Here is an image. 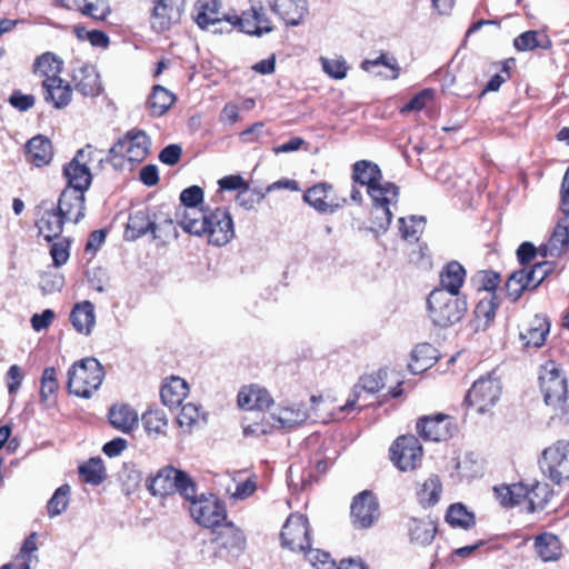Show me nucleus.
Returning <instances> with one entry per match:
<instances>
[{
    "label": "nucleus",
    "instance_id": "nucleus-14",
    "mask_svg": "<svg viewBox=\"0 0 569 569\" xmlns=\"http://www.w3.org/2000/svg\"><path fill=\"white\" fill-rule=\"evenodd\" d=\"M350 509L351 521L359 529L372 527L380 517L379 502L369 490L358 493L353 498Z\"/></svg>",
    "mask_w": 569,
    "mask_h": 569
},
{
    "label": "nucleus",
    "instance_id": "nucleus-60",
    "mask_svg": "<svg viewBox=\"0 0 569 569\" xmlns=\"http://www.w3.org/2000/svg\"><path fill=\"white\" fill-rule=\"evenodd\" d=\"M58 389V380L56 369L53 367L46 368L41 378L40 397L43 401L48 400Z\"/></svg>",
    "mask_w": 569,
    "mask_h": 569
},
{
    "label": "nucleus",
    "instance_id": "nucleus-17",
    "mask_svg": "<svg viewBox=\"0 0 569 569\" xmlns=\"http://www.w3.org/2000/svg\"><path fill=\"white\" fill-rule=\"evenodd\" d=\"M71 81L74 89L83 97H98L102 91V83L97 69L91 64L82 63L72 69Z\"/></svg>",
    "mask_w": 569,
    "mask_h": 569
},
{
    "label": "nucleus",
    "instance_id": "nucleus-15",
    "mask_svg": "<svg viewBox=\"0 0 569 569\" xmlns=\"http://www.w3.org/2000/svg\"><path fill=\"white\" fill-rule=\"evenodd\" d=\"M250 1L252 6L249 11H244L240 17L232 16V18H227V21L234 27H239L242 32L248 34L262 36L271 32L273 28L263 7L259 1Z\"/></svg>",
    "mask_w": 569,
    "mask_h": 569
},
{
    "label": "nucleus",
    "instance_id": "nucleus-35",
    "mask_svg": "<svg viewBox=\"0 0 569 569\" xmlns=\"http://www.w3.org/2000/svg\"><path fill=\"white\" fill-rule=\"evenodd\" d=\"M535 549L539 558L545 561H557L561 556V542L550 532H543L536 537Z\"/></svg>",
    "mask_w": 569,
    "mask_h": 569
},
{
    "label": "nucleus",
    "instance_id": "nucleus-57",
    "mask_svg": "<svg viewBox=\"0 0 569 569\" xmlns=\"http://www.w3.org/2000/svg\"><path fill=\"white\" fill-rule=\"evenodd\" d=\"M456 469L466 478H475L482 472L481 463L472 452L467 453L462 460H458Z\"/></svg>",
    "mask_w": 569,
    "mask_h": 569
},
{
    "label": "nucleus",
    "instance_id": "nucleus-18",
    "mask_svg": "<svg viewBox=\"0 0 569 569\" xmlns=\"http://www.w3.org/2000/svg\"><path fill=\"white\" fill-rule=\"evenodd\" d=\"M57 209L66 222H80L84 218V192L66 188L59 197Z\"/></svg>",
    "mask_w": 569,
    "mask_h": 569
},
{
    "label": "nucleus",
    "instance_id": "nucleus-64",
    "mask_svg": "<svg viewBox=\"0 0 569 569\" xmlns=\"http://www.w3.org/2000/svg\"><path fill=\"white\" fill-rule=\"evenodd\" d=\"M321 63L323 71L333 79H342L347 74L345 61L321 58Z\"/></svg>",
    "mask_w": 569,
    "mask_h": 569
},
{
    "label": "nucleus",
    "instance_id": "nucleus-1",
    "mask_svg": "<svg viewBox=\"0 0 569 569\" xmlns=\"http://www.w3.org/2000/svg\"><path fill=\"white\" fill-rule=\"evenodd\" d=\"M184 232L198 237L207 236L209 243L222 247L234 237L233 222L230 212L224 208L208 210L198 220L184 221Z\"/></svg>",
    "mask_w": 569,
    "mask_h": 569
},
{
    "label": "nucleus",
    "instance_id": "nucleus-11",
    "mask_svg": "<svg viewBox=\"0 0 569 569\" xmlns=\"http://www.w3.org/2000/svg\"><path fill=\"white\" fill-rule=\"evenodd\" d=\"M423 455L419 439L412 435L400 436L390 447L392 462L401 471L413 470Z\"/></svg>",
    "mask_w": 569,
    "mask_h": 569
},
{
    "label": "nucleus",
    "instance_id": "nucleus-19",
    "mask_svg": "<svg viewBox=\"0 0 569 569\" xmlns=\"http://www.w3.org/2000/svg\"><path fill=\"white\" fill-rule=\"evenodd\" d=\"M417 430L425 440L430 441H443L452 436L450 419L442 413L420 418L417 422Z\"/></svg>",
    "mask_w": 569,
    "mask_h": 569
},
{
    "label": "nucleus",
    "instance_id": "nucleus-6",
    "mask_svg": "<svg viewBox=\"0 0 569 569\" xmlns=\"http://www.w3.org/2000/svg\"><path fill=\"white\" fill-rule=\"evenodd\" d=\"M553 268V262L542 261L529 270L522 268L513 271L506 282L508 297L516 302L525 291L535 290L552 272Z\"/></svg>",
    "mask_w": 569,
    "mask_h": 569
},
{
    "label": "nucleus",
    "instance_id": "nucleus-56",
    "mask_svg": "<svg viewBox=\"0 0 569 569\" xmlns=\"http://www.w3.org/2000/svg\"><path fill=\"white\" fill-rule=\"evenodd\" d=\"M201 419H204L201 408L189 402L182 406L177 420L181 428L191 430Z\"/></svg>",
    "mask_w": 569,
    "mask_h": 569
},
{
    "label": "nucleus",
    "instance_id": "nucleus-13",
    "mask_svg": "<svg viewBox=\"0 0 569 569\" xmlns=\"http://www.w3.org/2000/svg\"><path fill=\"white\" fill-rule=\"evenodd\" d=\"M189 510L194 521L206 528L220 526L227 517L224 506L212 495L196 498L190 503Z\"/></svg>",
    "mask_w": 569,
    "mask_h": 569
},
{
    "label": "nucleus",
    "instance_id": "nucleus-20",
    "mask_svg": "<svg viewBox=\"0 0 569 569\" xmlns=\"http://www.w3.org/2000/svg\"><path fill=\"white\" fill-rule=\"evenodd\" d=\"M272 11L288 26H299L308 12L307 0H273Z\"/></svg>",
    "mask_w": 569,
    "mask_h": 569
},
{
    "label": "nucleus",
    "instance_id": "nucleus-28",
    "mask_svg": "<svg viewBox=\"0 0 569 569\" xmlns=\"http://www.w3.org/2000/svg\"><path fill=\"white\" fill-rule=\"evenodd\" d=\"M109 421L117 430L129 433L138 427V412L128 405H114L109 410Z\"/></svg>",
    "mask_w": 569,
    "mask_h": 569
},
{
    "label": "nucleus",
    "instance_id": "nucleus-62",
    "mask_svg": "<svg viewBox=\"0 0 569 569\" xmlns=\"http://www.w3.org/2000/svg\"><path fill=\"white\" fill-rule=\"evenodd\" d=\"M69 247H70V242H69V240H67L64 238L58 242H54L51 246L50 254L52 257V260H53V263L56 267H61L64 263H67L69 256H70Z\"/></svg>",
    "mask_w": 569,
    "mask_h": 569
},
{
    "label": "nucleus",
    "instance_id": "nucleus-52",
    "mask_svg": "<svg viewBox=\"0 0 569 569\" xmlns=\"http://www.w3.org/2000/svg\"><path fill=\"white\" fill-rule=\"evenodd\" d=\"M446 519L452 527L469 529L475 525V516L469 512L461 503L451 505L448 509Z\"/></svg>",
    "mask_w": 569,
    "mask_h": 569
},
{
    "label": "nucleus",
    "instance_id": "nucleus-22",
    "mask_svg": "<svg viewBox=\"0 0 569 569\" xmlns=\"http://www.w3.org/2000/svg\"><path fill=\"white\" fill-rule=\"evenodd\" d=\"M44 100L57 109L67 107L71 101L72 89L60 77H50L42 82Z\"/></svg>",
    "mask_w": 569,
    "mask_h": 569
},
{
    "label": "nucleus",
    "instance_id": "nucleus-32",
    "mask_svg": "<svg viewBox=\"0 0 569 569\" xmlns=\"http://www.w3.org/2000/svg\"><path fill=\"white\" fill-rule=\"evenodd\" d=\"M70 320L79 333L89 335L96 323L93 305L90 301L77 303L70 313Z\"/></svg>",
    "mask_w": 569,
    "mask_h": 569
},
{
    "label": "nucleus",
    "instance_id": "nucleus-2",
    "mask_svg": "<svg viewBox=\"0 0 569 569\" xmlns=\"http://www.w3.org/2000/svg\"><path fill=\"white\" fill-rule=\"evenodd\" d=\"M427 312L433 326L448 328L465 317L467 301L462 296L450 295L443 289H433L427 298Z\"/></svg>",
    "mask_w": 569,
    "mask_h": 569
},
{
    "label": "nucleus",
    "instance_id": "nucleus-39",
    "mask_svg": "<svg viewBox=\"0 0 569 569\" xmlns=\"http://www.w3.org/2000/svg\"><path fill=\"white\" fill-rule=\"evenodd\" d=\"M221 543L232 557H238L246 548V537L243 532L232 523H227L220 531Z\"/></svg>",
    "mask_w": 569,
    "mask_h": 569
},
{
    "label": "nucleus",
    "instance_id": "nucleus-10",
    "mask_svg": "<svg viewBox=\"0 0 569 569\" xmlns=\"http://www.w3.org/2000/svg\"><path fill=\"white\" fill-rule=\"evenodd\" d=\"M150 140L144 131L132 130L119 139L109 150L111 160L126 158L130 162H141L148 154Z\"/></svg>",
    "mask_w": 569,
    "mask_h": 569
},
{
    "label": "nucleus",
    "instance_id": "nucleus-61",
    "mask_svg": "<svg viewBox=\"0 0 569 569\" xmlns=\"http://www.w3.org/2000/svg\"><path fill=\"white\" fill-rule=\"evenodd\" d=\"M472 280L479 290L492 291L498 287L500 276L493 271H479Z\"/></svg>",
    "mask_w": 569,
    "mask_h": 569
},
{
    "label": "nucleus",
    "instance_id": "nucleus-31",
    "mask_svg": "<svg viewBox=\"0 0 569 569\" xmlns=\"http://www.w3.org/2000/svg\"><path fill=\"white\" fill-rule=\"evenodd\" d=\"M438 350L430 343H419L412 350L411 361L408 365L413 375L421 373L438 361Z\"/></svg>",
    "mask_w": 569,
    "mask_h": 569
},
{
    "label": "nucleus",
    "instance_id": "nucleus-44",
    "mask_svg": "<svg viewBox=\"0 0 569 569\" xmlns=\"http://www.w3.org/2000/svg\"><path fill=\"white\" fill-rule=\"evenodd\" d=\"M272 419L277 420L281 428H293L301 425L309 418V412L302 406L283 407L278 413H273Z\"/></svg>",
    "mask_w": 569,
    "mask_h": 569
},
{
    "label": "nucleus",
    "instance_id": "nucleus-3",
    "mask_svg": "<svg viewBox=\"0 0 569 569\" xmlns=\"http://www.w3.org/2000/svg\"><path fill=\"white\" fill-rule=\"evenodd\" d=\"M104 379L102 365L93 357L74 362L68 370V389L81 398H90Z\"/></svg>",
    "mask_w": 569,
    "mask_h": 569
},
{
    "label": "nucleus",
    "instance_id": "nucleus-42",
    "mask_svg": "<svg viewBox=\"0 0 569 569\" xmlns=\"http://www.w3.org/2000/svg\"><path fill=\"white\" fill-rule=\"evenodd\" d=\"M496 499L505 508H512L522 503V496L526 492V485L519 482L513 485H501L493 488Z\"/></svg>",
    "mask_w": 569,
    "mask_h": 569
},
{
    "label": "nucleus",
    "instance_id": "nucleus-55",
    "mask_svg": "<svg viewBox=\"0 0 569 569\" xmlns=\"http://www.w3.org/2000/svg\"><path fill=\"white\" fill-rule=\"evenodd\" d=\"M69 495L70 487L68 485H62L54 491L47 505L48 515L51 518L61 515L67 509L69 505Z\"/></svg>",
    "mask_w": 569,
    "mask_h": 569
},
{
    "label": "nucleus",
    "instance_id": "nucleus-12",
    "mask_svg": "<svg viewBox=\"0 0 569 569\" xmlns=\"http://www.w3.org/2000/svg\"><path fill=\"white\" fill-rule=\"evenodd\" d=\"M186 8V0H154L150 13V27L162 33L178 24Z\"/></svg>",
    "mask_w": 569,
    "mask_h": 569
},
{
    "label": "nucleus",
    "instance_id": "nucleus-40",
    "mask_svg": "<svg viewBox=\"0 0 569 569\" xmlns=\"http://www.w3.org/2000/svg\"><path fill=\"white\" fill-rule=\"evenodd\" d=\"M569 216H563L555 227V230L549 239V249H551V257H560L569 249Z\"/></svg>",
    "mask_w": 569,
    "mask_h": 569
},
{
    "label": "nucleus",
    "instance_id": "nucleus-59",
    "mask_svg": "<svg viewBox=\"0 0 569 569\" xmlns=\"http://www.w3.org/2000/svg\"><path fill=\"white\" fill-rule=\"evenodd\" d=\"M372 227L371 229L378 233L386 232L392 220V212L390 207H381L379 211H376V207H372Z\"/></svg>",
    "mask_w": 569,
    "mask_h": 569
},
{
    "label": "nucleus",
    "instance_id": "nucleus-45",
    "mask_svg": "<svg viewBox=\"0 0 569 569\" xmlns=\"http://www.w3.org/2000/svg\"><path fill=\"white\" fill-rule=\"evenodd\" d=\"M549 333V323L546 318L536 317L535 325L520 332V339L526 347L539 348L545 343Z\"/></svg>",
    "mask_w": 569,
    "mask_h": 569
},
{
    "label": "nucleus",
    "instance_id": "nucleus-30",
    "mask_svg": "<svg viewBox=\"0 0 569 569\" xmlns=\"http://www.w3.org/2000/svg\"><path fill=\"white\" fill-rule=\"evenodd\" d=\"M466 277L465 268L458 261L448 262L440 272V287L450 295L460 296Z\"/></svg>",
    "mask_w": 569,
    "mask_h": 569
},
{
    "label": "nucleus",
    "instance_id": "nucleus-23",
    "mask_svg": "<svg viewBox=\"0 0 569 569\" xmlns=\"http://www.w3.org/2000/svg\"><path fill=\"white\" fill-rule=\"evenodd\" d=\"M27 161L36 167L50 163L53 157L51 141L43 136H36L26 144Z\"/></svg>",
    "mask_w": 569,
    "mask_h": 569
},
{
    "label": "nucleus",
    "instance_id": "nucleus-21",
    "mask_svg": "<svg viewBox=\"0 0 569 569\" xmlns=\"http://www.w3.org/2000/svg\"><path fill=\"white\" fill-rule=\"evenodd\" d=\"M331 191V184L326 182L318 183L306 191L303 199L319 212L333 213L340 208V203L335 202L333 198L330 197Z\"/></svg>",
    "mask_w": 569,
    "mask_h": 569
},
{
    "label": "nucleus",
    "instance_id": "nucleus-24",
    "mask_svg": "<svg viewBox=\"0 0 569 569\" xmlns=\"http://www.w3.org/2000/svg\"><path fill=\"white\" fill-rule=\"evenodd\" d=\"M194 10V21L201 29H207L222 20L227 21V18H231L230 16H221L218 0H198Z\"/></svg>",
    "mask_w": 569,
    "mask_h": 569
},
{
    "label": "nucleus",
    "instance_id": "nucleus-8",
    "mask_svg": "<svg viewBox=\"0 0 569 569\" xmlns=\"http://www.w3.org/2000/svg\"><path fill=\"white\" fill-rule=\"evenodd\" d=\"M540 468L553 482L569 479V442L558 441L542 452Z\"/></svg>",
    "mask_w": 569,
    "mask_h": 569
},
{
    "label": "nucleus",
    "instance_id": "nucleus-25",
    "mask_svg": "<svg viewBox=\"0 0 569 569\" xmlns=\"http://www.w3.org/2000/svg\"><path fill=\"white\" fill-rule=\"evenodd\" d=\"M158 229H162L161 223L153 221L146 211L140 210L130 216L127 234H130V238L134 240L151 232L153 239H160L161 234L157 233Z\"/></svg>",
    "mask_w": 569,
    "mask_h": 569
},
{
    "label": "nucleus",
    "instance_id": "nucleus-49",
    "mask_svg": "<svg viewBox=\"0 0 569 569\" xmlns=\"http://www.w3.org/2000/svg\"><path fill=\"white\" fill-rule=\"evenodd\" d=\"M498 305L493 298L480 300L473 311L476 330H485L493 320Z\"/></svg>",
    "mask_w": 569,
    "mask_h": 569
},
{
    "label": "nucleus",
    "instance_id": "nucleus-58",
    "mask_svg": "<svg viewBox=\"0 0 569 569\" xmlns=\"http://www.w3.org/2000/svg\"><path fill=\"white\" fill-rule=\"evenodd\" d=\"M308 561L315 569H336L337 565L335 560L331 559L330 555L320 549H307L305 552Z\"/></svg>",
    "mask_w": 569,
    "mask_h": 569
},
{
    "label": "nucleus",
    "instance_id": "nucleus-47",
    "mask_svg": "<svg viewBox=\"0 0 569 569\" xmlns=\"http://www.w3.org/2000/svg\"><path fill=\"white\" fill-rule=\"evenodd\" d=\"M37 533H31L23 542L20 552L9 562V567L19 569H31V563L37 560L34 552L37 551Z\"/></svg>",
    "mask_w": 569,
    "mask_h": 569
},
{
    "label": "nucleus",
    "instance_id": "nucleus-43",
    "mask_svg": "<svg viewBox=\"0 0 569 569\" xmlns=\"http://www.w3.org/2000/svg\"><path fill=\"white\" fill-rule=\"evenodd\" d=\"M380 67H385L391 71L390 74H386L387 78L392 80L399 77V64L397 59L393 56L388 53H380L376 59H366L361 63V69L366 72L373 73L376 76H382V72L378 70Z\"/></svg>",
    "mask_w": 569,
    "mask_h": 569
},
{
    "label": "nucleus",
    "instance_id": "nucleus-27",
    "mask_svg": "<svg viewBox=\"0 0 569 569\" xmlns=\"http://www.w3.org/2000/svg\"><path fill=\"white\" fill-rule=\"evenodd\" d=\"M552 495L553 491L548 483L537 481L530 486H526L522 502L527 505V511L535 512L545 509Z\"/></svg>",
    "mask_w": 569,
    "mask_h": 569
},
{
    "label": "nucleus",
    "instance_id": "nucleus-9",
    "mask_svg": "<svg viewBox=\"0 0 569 569\" xmlns=\"http://www.w3.org/2000/svg\"><path fill=\"white\" fill-rule=\"evenodd\" d=\"M284 548L295 552H306L311 547L308 518L301 513L289 516L280 533Z\"/></svg>",
    "mask_w": 569,
    "mask_h": 569
},
{
    "label": "nucleus",
    "instance_id": "nucleus-29",
    "mask_svg": "<svg viewBox=\"0 0 569 569\" xmlns=\"http://www.w3.org/2000/svg\"><path fill=\"white\" fill-rule=\"evenodd\" d=\"M180 470L173 467H166L158 471L151 479L149 490L153 496H168L176 492L177 481H179Z\"/></svg>",
    "mask_w": 569,
    "mask_h": 569
},
{
    "label": "nucleus",
    "instance_id": "nucleus-16",
    "mask_svg": "<svg viewBox=\"0 0 569 569\" xmlns=\"http://www.w3.org/2000/svg\"><path fill=\"white\" fill-rule=\"evenodd\" d=\"M181 206L176 211V220L184 231V221L198 220L208 209H199L198 206L203 201V190L199 186H191L180 193Z\"/></svg>",
    "mask_w": 569,
    "mask_h": 569
},
{
    "label": "nucleus",
    "instance_id": "nucleus-36",
    "mask_svg": "<svg viewBox=\"0 0 569 569\" xmlns=\"http://www.w3.org/2000/svg\"><path fill=\"white\" fill-rule=\"evenodd\" d=\"M188 393L187 382L179 378L172 377L166 385L162 386L160 397L164 406L169 408L179 407Z\"/></svg>",
    "mask_w": 569,
    "mask_h": 569
},
{
    "label": "nucleus",
    "instance_id": "nucleus-50",
    "mask_svg": "<svg viewBox=\"0 0 569 569\" xmlns=\"http://www.w3.org/2000/svg\"><path fill=\"white\" fill-rule=\"evenodd\" d=\"M62 70V61L53 53L46 52L34 62V73L46 77H59Z\"/></svg>",
    "mask_w": 569,
    "mask_h": 569
},
{
    "label": "nucleus",
    "instance_id": "nucleus-51",
    "mask_svg": "<svg viewBox=\"0 0 569 569\" xmlns=\"http://www.w3.org/2000/svg\"><path fill=\"white\" fill-rule=\"evenodd\" d=\"M142 423L149 436H159L164 433L168 419L162 410H149L142 415Z\"/></svg>",
    "mask_w": 569,
    "mask_h": 569
},
{
    "label": "nucleus",
    "instance_id": "nucleus-4",
    "mask_svg": "<svg viewBox=\"0 0 569 569\" xmlns=\"http://www.w3.org/2000/svg\"><path fill=\"white\" fill-rule=\"evenodd\" d=\"M540 388L547 406L561 415L569 416L567 379L555 361H547L539 372Z\"/></svg>",
    "mask_w": 569,
    "mask_h": 569
},
{
    "label": "nucleus",
    "instance_id": "nucleus-63",
    "mask_svg": "<svg viewBox=\"0 0 569 569\" xmlns=\"http://www.w3.org/2000/svg\"><path fill=\"white\" fill-rule=\"evenodd\" d=\"M179 481H177V489L182 497L192 502L197 498V489L196 483L192 479L184 472L180 470Z\"/></svg>",
    "mask_w": 569,
    "mask_h": 569
},
{
    "label": "nucleus",
    "instance_id": "nucleus-26",
    "mask_svg": "<svg viewBox=\"0 0 569 569\" xmlns=\"http://www.w3.org/2000/svg\"><path fill=\"white\" fill-rule=\"evenodd\" d=\"M367 193L371 198L376 211H379L381 207L396 204L399 199V188L392 182L383 181V179L379 180V183L369 186Z\"/></svg>",
    "mask_w": 569,
    "mask_h": 569
},
{
    "label": "nucleus",
    "instance_id": "nucleus-48",
    "mask_svg": "<svg viewBox=\"0 0 569 569\" xmlns=\"http://www.w3.org/2000/svg\"><path fill=\"white\" fill-rule=\"evenodd\" d=\"M442 491V486L438 476L429 477L423 483L421 489L418 491L419 502L425 507L435 506Z\"/></svg>",
    "mask_w": 569,
    "mask_h": 569
},
{
    "label": "nucleus",
    "instance_id": "nucleus-5",
    "mask_svg": "<svg viewBox=\"0 0 569 569\" xmlns=\"http://www.w3.org/2000/svg\"><path fill=\"white\" fill-rule=\"evenodd\" d=\"M93 161L102 163V151L93 149L90 144L78 150L74 158L63 168V174L68 182L66 188L84 192L91 184L89 163Z\"/></svg>",
    "mask_w": 569,
    "mask_h": 569
},
{
    "label": "nucleus",
    "instance_id": "nucleus-37",
    "mask_svg": "<svg viewBox=\"0 0 569 569\" xmlns=\"http://www.w3.org/2000/svg\"><path fill=\"white\" fill-rule=\"evenodd\" d=\"M352 180L353 182L366 186L367 189H369V186L379 183V180H382V172L379 166L375 162L369 160H359L352 167Z\"/></svg>",
    "mask_w": 569,
    "mask_h": 569
},
{
    "label": "nucleus",
    "instance_id": "nucleus-7",
    "mask_svg": "<svg viewBox=\"0 0 569 569\" xmlns=\"http://www.w3.org/2000/svg\"><path fill=\"white\" fill-rule=\"evenodd\" d=\"M502 391L501 381L493 375L481 377L476 380L468 390L465 402L476 407L477 411L485 413L488 409L496 406Z\"/></svg>",
    "mask_w": 569,
    "mask_h": 569
},
{
    "label": "nucleus",
    "instance_id": "nucleus-41",
    "mask_svg": "<svg viewBox=\"0 0 569 569\" xmlns=\"http://www.w3.org/2000/svg\"><path fill=\"white\" fill-rule=\"evenodd\" d=\"M436 532V525L430 519H412L409 523L410 539L420 546L430 545L435 539Z\"/></svg>",
    "mask_w": 569,
    "mask_h": 569
},
{
    "label": "nucleus",
    "instance_id": "nucleus-38",
    "mask_svg": "<svg viewBox=\"0 0 569 569\" xmlns=\"http://www.w3.org/2000/svg\"><path fill=\"white\" fill-rule=\"evenodd\" d=\"M551 40L542 31L529 30L515 38L513 46L518 51H531L537 48L550 49Z\"/></svg>",
    "mask_w": 569,
    "mask_h": 569
},
{
    "label": "nucleus",
    "instance_id": "nucleus-54",
    "mask_svg": "<svg viewBox=\"0 0 569 569\" xmlns=\"http://www.w3.org/2000/svg\"><path fill=\"white\" fill-rule=\"evenodd\" d=\"M425 228V219L423 217L411 216L409 219L400 218L399 219V230L403 239L408 241H417L419 239V234L422 232Z\"/></svg>",
    "mask_w": 569,
    "mask_h": 569
},
{
    "label": "nucleus",
    "instance_id": "nucleus-34",
    "mask_svg": "<svg viewBox=\"0 0 569 569\" xmlns=\"http://www.w3.org/2000/svg\"><path fill=\"white\" fill-rule=\"evenodd\" d=\"M176 96L167 88L157 84L153 86L152 91L147 101V108L153 117L163 116L174 103Z\"/></svg>",
    "mask_w": 569,
    "mask_h": 569
},
{
    "label": "nucleus",
    "instance_id": "nucleus-33",
    "mask_svg": "<svg viewBox=\"0 0 569 569\" xmlns=\"http://www.w3.org/2000/svg\"><path fill=\"white\" fill-rule=\"evenodd\" d=\"M64 223V219L58 213V211L51 209L46 210L42 213V216L37 220L36 226L40 236H43L47 241H52L60 237Z\"/></svg>",
    "mask_w": 569,
    "mask_h": 569
},
{
    "label": "nucleus",
    "instance_id": "nucleus-53",
    "mask_svg": "<svg viewBox=\"0 0 569 569\" xmlns=\"http://www.w3.org/2000/svg\"><path fill=\"white\" fill-rule=\"evenodd\" d=\"M74 2L83 14L97 20H104L111 12L108 0H74Z\"/></svg>",
    "mask_w": 569,
    "mask_h": 569
},
{
    "label": "nucleus",
    "instance_id": "nucleus-46",
    "mask_svg": "<svg viewBox=\"0 0 569 569\" xmlns=\"http://www.w3.org/2000/svg\"><path fill=\"white\" fill-rule=\"evenodd\" d=\"M79 473L83 480L92 486H98L107 478L106 468L101 458L96 457L89 459L79 467Z\"/></svg>",
    "mask_w": 569,
    "mask_h": 569
}]
</instances>
